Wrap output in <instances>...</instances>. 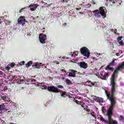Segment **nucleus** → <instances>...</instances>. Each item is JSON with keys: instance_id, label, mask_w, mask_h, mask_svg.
I'll return each mask as SVG.
<instances>
[{"instance_id": "1", "label": "nucleus", "mask_w": 124, "mask_h": 124, "mask_svg": "<svg viewBox=\"0 0 124 124\" xmlns=\"http://www.w3.org/2000/svg\"><path fill=\"white\" fill-rule=\"evenodd\" d=\"M124 67V61L117 68L114 70L113 73L111 77L110 78L111 88V93L108 92L107 90H105L106 94L107 95V99L110 102V109H114L116 104H117V101H116V98H115V93H116V87H117V83H116V77L117 75L118 74L119 71L121 70V68Z\"/></svg>"}, {"instance_id": "2", "label": "nucleus", "mask_w": 124, "mask_h": 124, "mask_svg": "<svg viewBox=\"0 0 124 124\" xmlns=\"http://www.w3.org/2000/svg\"><path fill=\"white\" fill-rule=\"evenodd\" d=\"M113 108H108V112L107 115L108 117V120H105L103 117H101L100 118V121L105 123V124H118V121L113 120L112 118V116H113Z\"/></svg>"}, {"instance_id": "3", "label": "nucleus", "mask_w": 124, "mask_h": 124, "mask_svg": "<svg viewBox=\"0 0 124 124\" xmlns=\"http://www.w3.org/2000/svg\"><path fill=\"white\" fill-rule=\"evenodd\" d=\"M94 13V16L97 18H100L102 16V18H105L106 17V14H105V11L103 9V7H100L99 10H95L93 11Z\"/></svg>"}, {"instance_id": "4", "label": "nucleus", "mask_w": 124, "mask_h": 124, "mask_svg": "<svg viewBox=\"0 0 124 124\" xmlns=\"http://www.w3.org/2000/svg\"><path fill=\"white\" fill-rule=\"evenodd\" d=\"M44 89H47L48 92H51L52 93H61V90L58 89L56 87L54 86H44Z\"/></svg>"}, {"instance_id": "5", "label": "nucleus", "mask_w": 124, "mask_h": 124, "mask_svg": "<svg viewBox=\"0 0 124 124\" xmlns=\"http://www.w3.org/2000/svg\"><path fill=\"white\" fill-rule=\"evenodd\" d=\"M80 52L82 55L84 56L85 57H87V58H89L90 57V50L88 48L86 47H83L80 49Z\"/></svg>"}, {"instance_id": "6", "label": "nucleus", "mask_w": 124, "mask_h": 124, "mask_svg": "<svg viewBox=\"0 0 124 124\" xmlns=\"http://www.w3.org/2000/svg\"><path fill=\"white\" fill-rule=\"evenodd\" d=\"M39 39L40 43L42 44H45L46 40L47 39V36L46 34H43V33H40L39 36Z\"/></svg>"}, {"instance_id": "7", "label": "nucleus", "mask_w": 124, "mask_h": 124, "mask_svg": "<svg viewBox=\"0 0 124 124\" xmlns=\"http://www.w3.org/2000/svg\"><path fill=\"white\" fill-rule=\"evenodd\" d=\"M27 21L26 20V17L24 16H20L17 20V23L19 25H22V27H24V25H26Z\"/></svg>"}, {"instance_id": "8", "label": "nucleus", "mask_w": 124, "mask_h": 124, "mask_svg": "<svg viewBox=\"0 0 124 124\" xmlns=\"http://www.w3.org/2000/svg\"><path fill=\"white\" fill-rule=\"evenodd\" d=\"M100 77L103 80H105L106 78L109 77V74L105 71H102L100 73Z\"/></svg>"}, {"instance_id": "9", "label": "nucleus", "mask_w": 124, "mask_h": 124, "mask_svg": "<svg viewBox=\"0 0 124 124\" xmlns=\"http://www.w3.org/2000/svg\"><path fill=\"white\" fill-rule=\"evenodd\" d=\"M0 114H2V111H7L8 109L6 108V107L4 105V104L2 103L0 105Z\"/></svg>"}, {"instance_id": "10", "label": "nucleus", "mask_w": 124, "mask_h": 124, "mask_svg": "<svg viewBox=\"0 0 124 124\" xmlns=\"http://www.w3.org/2000/svg\"><path fill=\"white\" fill-rule=\"evenodd\" d=\"M78 65L81 67V68H84L86 69L88 67V64L86 63L85 62H82L78 63Z\"/></svg>"}, {"instance_id": "11", "label": "nucleus", "mask_w": 124, "mask_h": 124, "mask_svg": "<svg viewBox=\"0 0 124 124\" xmlns=\"http://www.w3.org/2000/svg\"><path fill=\"white\" fill-rule=\"evenodd\" d=\"M38 6V4H31L29 6H27L28 8L31 7L30 10L31 11H34L37 8V7Z\"/></svg>"}, {"instance_id": "12", "label": "nucleus", "mask_w": 124, "mask_h": 124, "mask_svg": "<svg viewBox=\"0 0 124 124\" xmlns=\"http://www.w3.org/2000/svg\"><path fill=\"white\" fill-rule=\"evenodd\" d=\"M10 80L15 81H17L18 82H20V83L24 81V80L21 79V78L17 79V78H16V76H12V79H10Z\"/></svg>"}, {"instance_id": "13", "label": "nucleus", "mask_w": 124, "mask_h": 124, "mask_svg": "<svg viewBox=\"0 0 124 124\" xmlns=\"http://www.w3.org/2000/svg\"><path fill=\"white\" fill-rule=\"evenodd\" d=\"M71 71V72L69 73L68 76L69 77H75L76 76V72H77V71L74 70H72Z\"/></svg>"}, {"instance_id": "14", "label": "nucleus", "mask_w": 124, "mask_h": 124, "mask_svg": "<svg viewBox=\"0 0 124 124\" xmlns=\"http://www.w3.org/2000/svg\"><path fill=\"white\" fill-rule=\"evenodd\" d=\"M116 59L113 60L112 62L109 63V65L110 66H115V65H117V62H115Z\"/></svg>"}, {"instance_id": "15", "label": "nucleus", "mask_w": 124, "mask_h": 124, "mask_svg": "<svg viewBox=\"0 0 124 124\" xmlns=\"http://www.w3.org/2000/svg\"><path fill=\"white\" fill-rule=\"evenodd\" d=\"M32 67H34V68H40V65L38 63H34L32 64Z\"/></svg>"}, {"instance_id": "16", "label": "nucleus", "mask_w": 124, "mask_h": 124, "mask_svg": "<svg viewBox=\"0 0 124 124\" xmlns=\"http://www.w3.org/2000/svg\"><path fill=\"white\" fill-rule=\"evenodd\" d=\"M1 98L2 99V100H4L5 102L6 101V97H7V96L5 95L4 94H2L0 95Z\"/></svg>"}, {"instance_id": "17", "label": "nucleus", "mask_w": 124, "mask_h": 124, "mask_svg": "<svg viewBox=\"0 0 124 124\" xmlns=\"http://www.w3.org/2000/svg\"><path fill=\"white\" fill-rule=\"evenodd\" d=\"M119 121H120V122H123L124 123V117L123 115H120Z\"/></svg>"}, {"instance_id": "18", "label": "nucleus", "mask_w": 124, "mask_h": 124, "mask_svg": "<svg viewBox=\"0 0 124 124\" xmlns=\"http://www.w3.org/2000/svg\"><path fill=\"white\" fill-rule=\"evenodd\" d=\"M4 23H5V25H6V26H8V25H11V21L8 20H6L5 21H4Z\"/></svg>"}, {"instance_id": "19", "label": "nucleus", "mask_w": 124, "mask_h": 124, "mask_svg": "<svg viewBox=\"0 0 124 124\" xmlns=\"http://www.w3.org/2000/svg\"><path fill=\"white\" fill-rule=\"evenodd\" d=\"M31 64H32V61H30L28 63L26 64V67H29Z\"/></svg>"}, {"instance_id": "20", "label": "nucleus", "mask_w": 124, "mask_h": 124, "mask_svg": "<svg viewBox=\"0 0 124 124\" xmlns=\"http://www.w3.org/2000/svg\"><path fill=\"white\" fill-rule=\"evenodd\" d=\"M66 84H67V85H71V84H72V82H71V81H70V80L68 79H66Z\"/></svg>"}, {"instance_id": "21", "label": "nucleus", "mask_w": 124, "mask_h": 124, "mask_svg": "<svg viewBox=\"0 0 124 124\" xmlns=\"http://www.w3.org/2000/svg\"><path fill=\"white\" fill-rule=\"evenodd\" d=\"M92 6V5L90 3L85 4V6H84V8H90Z\"/></svg>"}, {"instance_id": "22", "label": "nucleus", "mask_w": 124, "mask_h": 124, "mask_svg": "<svg viewBox=\"0 0 124 124\" xmlns=\"http://www.w3.org/2000/svg\"><path fill=\"white\" fill-rule=\"evenodd\" d=\"M8 65H9V66H11V67L13 68V67H14V66H15L16 65L15 64V63L12 62V63H10L8 64Z\"/></svg>"}, {"instance_id": "23", "label": "nucleus", "mask_w": 124, "mask_h": 124, "mask_svg": "<svg viewBox=\"0 0 124 124\" xmlns=\"http://www.w3.org/2000/svg\"><path fill=\"white\" fill-rule=\"evenodd\" d=\"M62 93H61V96H62V97H65L64 95H66V93L65 92H62Z\"/></svg>"}, {"instance_id": "24", "label": "nucleus", "mask_w": 124, "mask_h": 124, "mask_svg": "<svg viewBox=\"0 0 124 124\" xmlns=\"http://www.w3.org/2000/svg\"><path fill=\"white\" fill-rule=\"evenodd\" d=\"M86 3H85V2H82V4H80L79 5L80 6H82V7H83V8H85V6H86Z\"/></svg>"}, {"instance_id": "25", "label": "nucleus", "mask_w": 124, "mask_h": 124, "mask_svg": "<svg viewBox=\"0 0 124 124\" xmlns=\"http://www.w3.org/2000/svg\"><path fill=\"white\" fill-rule=\"evenodd\" d=\"M76 53H77V52H74V53L72 54L71 57H76Z\"/></svg>"}, {"instance_id": "26", "label": "nucleus", "mask_w": 124, "mask_h": 124, "mask_svg": "<svg viewBox=\"0 0 124 124\" xmlns=\"http://www.w3.org/2000/svg\"><path fill=\"white\" fill-rule=\"evenodd\" d=\"M3 75H4V74L1 71H0V77H3Z\"/></svg>"}, {"instance_id": "27", "label": "nucleus", "mask_w": 124, "mask_h": 124, "mask_svg": "<svg viewBox=\"0 0 124 124\" xmlns=\"http://www.w3.org/2000/svg\"><path fill=\"white\" fill-rule=\"evenodd\" d=\"M119 43L120 45H121V46H124V42H123V41H119Z\"/></svg>"}, {"instance_id": "28", "label": "nucleus", "mask_w": 124, "mask_h": 124, "mask_svg": "<svg viewBox=\"0 0 124 124\" xmlns=\"http://www.w3.org/2000/svg\"><path fill=\"white\" fill-rule=\"evenodd\" d=\"M10 66L9 65H8L7 66L5 67L6 70H10Z\"/></svg>"}, {"instance_id": "29", "label": "nucleus", "mask_w": 124, "mask_h": 124, "mask_svg": "<svg viewBox=\"0 0 124 124\" xmlns=\"http://www.w3.org/2000/svg\"><path fill=\"white\" fill-rule=\"evenodd\" d=\"M90 114L92 116V117H93V118L96 119V116L94 115V114H93V113H92V112H90Z\"/></svg>"}, {"instance_id": "30", "label": "nucleus", "mask_w": 124, "mask_h": 124, "mask_svg": "<svg viewBox=\"0 0 124 124\" xmlns=\"http://www.w3.org/2000/svg\"><path fill=\"white\" fill-rule=\"evenodd\" d=\"M20 65H25V61H22L19 63Z\"/></svg>"}, {"instance_id": "31", "label": "nucleus", "mask_w": 124, "mask_h": 124, "mask_svg": "<svg viewBox=\"0 0 124 124\" xmlns=\"http://www.w3.org/2000/svg\"><path fill=\"white\" fill-rule=\"evenodd\" d=\"M57 88H59V89H63V86H62V85H58Z\"/></svg>"}, {"instance_id": "32", "label": "nucleus", "mask_w": 124, "mask_h": 124, "mask_svg": "<svg viewBox=\"0 0 124 124\" xmlns=\"http://www.w3.org/2000/svg\"><path fill=\"white\" fill-rule=\"evenodd\" d=\"M117 40H118V41H121V40H122V37L119 36V37L117 38Z\"/></svg>"}, {"instance_id": "33", "label": "nucleus", "mask_w": 124, "mask_h": 124, "mask_svg": "<svg viewBox=\"0 0 124 124\" xmlns=\"http://www.w3.org/2000/svg\"><path fill=\"white\" fill-rule=\"evenodd\" d=\"M26 9V8H22V9L20 10L19 13H22V12H23V11H24V9Z\"/></svg>"}, {"instance_id": "34", "label": "nucleus", "mask_w": 124, "mask_h": 124, "mask_svg": "<svg viewBox=\"0 0 124 124\" xmlns=\"http://www.w3.org/2000/svg\"><path fill=\"white\" fill-rule=\"evenodd\" d=\"M110 66H111V65H110V64H109L107 66V69H110Z\"/></svg>"}, {"instance_id": "35", "label": "nucleus", "mask_w": 124, "mask_h": 124, "mask_svg": "<svg viewBox=\"0 0 124 124\" xmlns=\"http://www.w3.org/2000/svg\"><path fill=\"white\" fill-rule=\"evenodd\" d=\"M7 102H10V103H11V102H12V101H11L10 100V99L8 98V99L7 100Z\"/></svg>"}, {"instance_id": "36", "label": "nucleus", "mask_w": 124, "mask_h": 124, "mask_svg": "<svg viewBox=\"0 0 124 124\" xmlns=\"http://www.w3.org/2000/svg\"><path fill=\"white\" fill-rule=\"evenodd\" d=\"M92 3H93V4H95V2L93 0H92Z\"/></svg>"}, {"instance_id": "37", "label": "nucleus", "mask_w": 124, "mask_h": 124, "mask_svg": "<svg viewBox=\"0 0 124 124\" xmlns=\"http://www.w3.org/2000/svg\"><path fill=\"white\" fill-rule=\"evenodd\" d=\"M62 26H64V27H66V26H67L66 23H64L62 24Z\"/></svg>"}, {"instance_id": "38", "label": "nucleus", "mask_w": 124, "mask_h": 124, "mask_svg": "<svg viewBox=\"0 0 124 124\" xmlns=\"http://www.w3.org/2000/svg\"><path fill=\"white\" fill-rule=\"evenodd\" d=\"M109 70H111V71H113V70H114V68H112V67L109 68Z\"/></svg>"}, {"instance_id": "39", "label": "nucleus", "mask_w": 124, "mask_h": 124, "mask_svg": "<svg viewBox=\"0 0 124 124\" xmlns=\"http://www.w3.org/2000/svg\"><path fill=\"white\" fill-rule=\"evenodd\" d=\"M92 59H93V60H94L95 61L97 60V59L96 58H94V57H93Z\"/></svg>"}, {"instance_id": "40", "label": "nucleus", "mask_w": 124, "mask_h": 124, "mask_svg": "<svg viewBox=\"0 0 124 124\" xmlns=\"http://www.w3.org/2000/svg\"><path fill=\"white\" fill-rule=\"evenodd\" d=\"M9 113H11V110H9L7 111V114H9Z\"/></svg>"}, {"instance_id": "41", "label": "nucleus", "mask_w": 124, "mask_h": 124, "mask_svg": "<svg viewBox=\"0 0 124 124\" xmlns=\"http://www.w3.org/2000/svg\"><path fill=\"white\" fill-rule=\"evenodd\" d=\"M31 20H34V17H33V16H31Z\"/></svg>"}, {"instance_id": "42", "label": "nucleus", "mask_w": 124, "mask_h": 124, "mask_svg": "<svg viewBox=\"0 0 124 124\" xmlns=\"http://www.w3.org/2000/svg\"><path fill=\"white\" fill-rule=\"evenodd\" d=\"M114 33H117V29H115L114 31Z\"/></svg>"}, {"instance_id": "43", "label": "nucleus", "mask_w": 124, "mask_h": 124, "mask_svg": "<svg viewBox=\"0 0 124 124\" xmlns=\"http://www.w3.org/2000/svg\"><path fill=\"white\" fill-rule=\"evenodd\" d=\"M76 9H77V10H80V9H81V7H80V8H77Z\"/></svg>"}, {"instance_id": "44", "label": "nucleus", "mask_w": 124, "mask_h": 124, "mask_svg": "<svg viewBox=\"0 0 124 124\" xmlns=\"http://www.w3.org/2000/svg\"><path fill=\"white\" fill-rule=\"evenodd\" d=\"M115 1H117L116 0H113V1L112 2L113 3H116V2Z\"/></svg>"}, {"instance_id": "45", "label": "nucleus", "mask_w": 124, "mask_h": 124, "mask_svg": "<svg viewBox=\"0 0 124 124\" xmlns=\"http://www.w3.org/2000/svg\"><path fill=\"white\" fill-rule=\"evenodd\" d=\"M61 71H62V72H63V71H64V72H65H65H66V71H65L63 69H62V70H61Z\"/></svg>"}, {"instance_id": "46", "label": "nucleus", "mask_w": 124, "mask_h": 124, "mask_svg": "<svg viewBox=\"0 0 124 124\" xmlns=\"http://www.w3.org/2000/svg\"><path fill=\"white\" fill-rule=\"evenodd\" d=\"M86 111L87 112H91V110L90 109H88L86 110Z\"/></svg>"}, {"instance_id": "47", "label": "nucleus", "mask_w": 124, "mask_h": 124, "mask_svg": "<svg viewBox=\"0 0 124 124\" xmlns=\"http://www.w3.org/2000/svg\"><path fill=\"white\" fill-rule=\"evenodd\" d=\"M66 2V3L68 2V0H65V2Z\"/></svg>"}, {"instance_id": "48", "label": "nucleus", "mask_w": 124, "mask_h": 124, "mask_svg": "<svg viewBox=\"0 0 124 124\" xmlns=\"http://www.w3.org/2000/svg\"><path fill=\"white\" fill-rule=\"evenodd\" d=\"M65 2V0H61V2Z\"/></svg>"}, {"instance_id": "49", "label": "nucleus", "mask_w": 124, "mask_h": 124, "mask_svg": "<svg viewBox=\"0 0 124 124\" xmlns=\"http://www.w3.org/2000/svg\"><path fill=\"white\" fill-rule=\"evenodd\" d=\"M57 64H59L60 63L59 62H58V61H55Z\"/></svg>"}, {"instance_id": "50", "label": "nucleus", "mask_w": 124, "mask_h": 124, "mask_svg": "<svg viewBox=\"0 0 124 124\" xmlns=\"http://www.w3.org/2000/svg\"><path fill=\"white\" fill-rule=\"evenodd\" d=\"M7 90V87H5L4 88V90Z\"/></svg>"}, {"instance_id": "51", "label": "nucleus", "mask_w": 124, "mask_h": 124, "mask_svg": "<svg viewBox=\"0 0 124 124\" xmlns=\"http://www.w3.org/2000/svg\"><path fill=\"white\" fill-rule=\"evenodd\" d=\"M81 107H82V108H84V106H83V105H81Z\"/></svg>"}, {"instance_id": "52", "label": "nucleus", "mask_w": 124, "mask_h": 124, "mask_svg": "<svg viewBox=\"0 0 124 124\" xmlns=\"http://www.w3.org/2000/svg\"><path fill=\"white\" fill-rule=\"evenodd\" d=\"M42 31L43 32H45V31Z\"/></svg>"}, {"instance_id": "53", "label": "nucleus", "mask_w": 124, "mask_h": 124, "mask_svg": "<svg viewBox=\"0 0 124 124\" xmlns=\"http://www.w3.org/2000/svg\"><path fill=\"white\" fill-rule=\"evenodd\" d=\"M65 58V57H62V58H63V59H64Z\"/></svg>"}, {"instance_id": "54", "label": "nucleus", "mask_w": 124, "mask_h": 124, "mask_svg": "<svg viewBox=\"0 0 124 124\" xmlns=\"http://www.w3.org/2000/svg\"><path fill=\"white\" fill-rule=\"evenodd\" d=\"M84 110H86V108H84Z\"/></svg>"}, {"instance_id": "55", "label": "nucleus", "mask_w": 124, "mask_h": 124, "mask_svg": "<svg viewBox=\"0 0 124 124\" xmlns=\"http://www.w3.org/2000/svg\"><path fill=\"white\" fill-rule=\"evenodd\" d=\"M91 63H93V62H91Z\"/></svg>"}, {"instance_id": "56", "label": "nucleus", "mask_w": 124, "mask_h": 124, "mask_svg": "<svg viewBox=\"0 0 124 124\" xmlns=\"http://www.w3.org/2000/svg\"><path fill=\"white\" fill-rule=\"evenodd\" d=\"M42 84H43V83H41V85H42Z\"/></svg>"}, {"instance_id": "57", "label": "nucleus", "mask_w": 124, "mask_h": 124, "mask_svg": "<svg viewBox=\"0 0 124 124\" xmlns=\"http://www.w3.org/2000/svg\"><path fill=\"white\" fill-rule=\"evenodd\" d=\"M31 82L32 81V79H31Z\"/></svg>"}, {"instance_id": "58", "label": "nucleus", "mask_w": 124, "mask_h": 124, "mask_svg": "<svg viewBox=\"0 0 124 124\" xmlns=\"http://www.w3.org/2000/svg\"><path fill=\"white\" fill-rule=\"evenodd\" d=\"M61 56H60V57H59V59H61Z\"/></svg>"}, {"instance_id": "59", "label": "nucleus", "mask_w": 124, "mask_h": 124, "mask_svg": "<svg viewBox=\"0 0 124 124\" xmlns=\"http://www.w3.org/2000/svg\"><path fill=\"white\" fill-rule=\"evenodd\" d=\"M44 30H45V28H43Z\"/></svg>"}]
</instances>
